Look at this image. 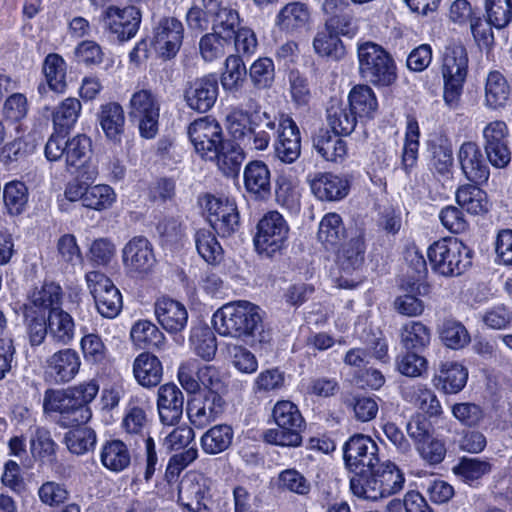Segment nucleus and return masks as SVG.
<instances>
[{
    "instance_id": "nucleus-1",
    "label": "nucleus",
    "mask_w": 512,
    "mask_h": 512,
    "mask_svg": "<svg viewBox=\"0 0 512 512\" xmlns=\"http://www.w3.org/2000/svg\"><path fill=\"white\" fill-rule=\"evenodd\" d=\"M215 330L221 336L242 340L253 345L268 341L263 331L261 309L248 301L223 305L212 317Z\"/></svg>"
},
{
    "instance_id": "nucleus-2",
    "label": "nucleus",
    "mask_w": 512,
    "mask_h": 512,
    "mask_svg": "<svg viewBox=\"0 0 512 512\" xmlns=\"http://www.w3.org/2000/svg\"><path fill=\"white\" fill-rule=\"evenodd\" d=\"M99 392L95 380L80 383L66 390H47L44 394L45 412H58L59 424L63 427L86 423L92 416L89 404Z\"/></svg>"
},
{
    "instance_id": "nucleus-3",
    "label": "nucleus",
    "mask_w": 512,
    "mask_h": 512,
    "mask_svg": "<svg viewBox=\"0 0 512 512\" xmlns=\"http://www.w3.org/2000/svg\"><path fill=\"white\" fill-rule=\"evenodd\" d=\"M226 126L238 146L250 151H263L271 139L266 129L274 130L275 120L259 109H234L226 117Z\"/></svg>"
},
{
    "instance_id": "nucleus-4",
    "label": "nucleus",
    "mask_w": 512,
    "mask_h": 512,
    "mask_svg": "<svg viewBox=\"0 0 512 512\" xmlns=\"http://www.w3.org/2000/svg\"><path fill=\"white\" fill-rule=\"evenodd\" d=\"M404 484V473L391 461H385L367 473H359L350 478L352 494L359 499L373 502L399 493Z\"/></svg>"
},
{
    "instance_id": "nucleus-5",
    "label": "nucleus",
    "mask_w": 512,
    "mask_h": 512,
    "mask_svg": "<svg viewBox=\"0 0 512 512\" xmlns=\"http://www.w3.org/2000/svg\"><path fill=\"white\" fill-rule=\"evenodd\" d=\"M149 401L144 395L131 396L124 409L121 429L128 436H137L145 441L146 465L144 479L150 481L156 471L158 457L155 442L148 436L149 418L147 408Z\"/></svg>"
},
{
    "instance_id": "nucleus-6",
    "label": "nucleus",
    "mask_w": 512,
    "mask_h": 512,
    "mask_svg": "<svg viewBox=\"0 0 512 512\" xmlns=\"http://www.w3.org/2000/svg\"><path fill=\"white\" fill-rule=\"evenodd\" d=\"M432 269L443 276H458L472 263V251L455 237H444L432 243L427 250Z\"/></svg>"
},
{
    "instance_id": "nucleus-7",
    "label": "nucleus",
    "mask_w": 512,
    "mask_h": 512,
    "mask_svg": "<svg viewBox=\"0 0 512 512\" xmlns=\"http://www.w3.org/2000/svg\"><path fill=\"white\" fill-rule=\"evenodd\" d=\"M359 72L362 78L377 86H389L396 80L393 59L380 45L365 42L357 49Z\"/></svg>"
},
{
    "instance_id": "nucleus-8",
    "label": "nucleus",
    "mask_w": 512,
    "mask_h": 512,
    "mask_svg": "<svg viewBox=\"0 0 512 512\" xmlns=\"http://www.w3.org/2000/svg\"><path fill=\"white\" fill-rule=\"evenodd\" d=\"M91 152V140L84 134L66 139L60 134H52L45 145V157L49 161L65 159L66 168L73 173L85 166Z\"/></svg>"
},
{
    "instance_id": "nucleus-9",
    "label": "nucleus",
    "mask_w": 512,
    "mask_h": 512,
    "mask_svg": "<svg viewBox=\"0 0 512 512\" xmlns=\"http://www.w3.org/2000/svg\"><path fill=\"white\" fill-rule=\"evenodd\" d=\"M254 236V246L258 253L272 256L281 251L289 235V225L277 211H269L259 220Z\"/></svg>"
},
{
    "instance_id": "nucleus-10",
    "label": "nucleus",
    "mask_w": 512,
    "mask_h": 512,
    "mask_svg": "<svg viewBox=\"0 0 512 512\" xmlns=\"http://www.w3.org/2000/svg\"><path fill=\"white\" fill-rule=\"evenodd\" d=\"M100 22L106 32L113 35L119 42H126L134 38L141 24V12L135 6L106 7Z\"/></svg>"
},
{
    "instance_id": "nucleus-11",
    "label": "nucleus",
    "mask_w": 512,
    "mask_h": 512,
    "mask_svg": "<svg viewBox=\"0 0 512 512\" xmlns=\"http://www.w3.org/2000/svg\"><path fill=\"white\" fill-rule=\"evenodd\" d=\"M378 445L368 435L355 434L343 446V458L347 468L354 473H367L379 463Z\"/></svg>"
},
{
    "instance_id": "nucleus-12",
    "label": "nucleus",
    "mask_w": 512,
    "mask_h": 512,
    "mask_svg": "<svg viewBox=\"0 0 512 512\" xmlns=\"http://www.w3.org/2000/svg\"><path fill=\"white\" fill-rule=\"evenodd\" d=\"M188 134L196 152L206 160L217 158L218 149H223L222 128L214 118L206 116L195 120Z\"/></svg>"
},
{
    "instance_id": "nucleus-13",
    "label": "nucleus",
    "mask_w": 512,
    "mask_h": 512,
    "mask_svg": "<svg viewBox=\"0 0 512 512\" xmlns=\"http://www.w3.org/2000/svg\"><path fill=\"white\" fill-rule=\"evenodd\" d=\"M121 257L124 270L133 277L147 275L156 263L153 246L143 236L131 238L122 248Z\"/></svg>"
},
{
    "instance_id": "nucleus-14",
    "label": "nucleus",
    "mask_w": 512,
    "mask_h": 512,
    "mask_svg": "<svg viewBox=\"0 0 512 512\" xmlns=\"http://www.w3.org/2000/svg\"><path fill=\"white\" fill-rule=\"evenodd\" d=\"M508 135V126L502 120L491 121L482 130L483 146L487 158L496 168L506 167L511 160Z\"/></svg>"
},
{
    "instance_id": "nucleus-15",
    "label": "nucleus",
    "mask_w": 512,
    "mask_h": 512,
    "mask_svg": "<svg viewBox=\"0 0 512 512\" xmlns=\"http://www.w3.org/2000/svg\"><path fill=\"white\" fill-rule=\"evenodd\" d=\"M205 207L207 219L218 235L228 237L237 230L239 215L233 200L208 196Z\"/></svg>"
},
{
    "instance_id": "nucleus-16",
    "label": "nucleus",
    "mask_w": 512,
    "mask_h": 512,
    "mask_svg": "<svg viewBox=\"0 0 512 512\" xmlns=\"http://www.w3.org/2000/svg\"><path fill=\"white\" fill-rule=\"evenodd\" d=\"M184 37V26L175 17H162L154 27L152 44L164 58H172L179 51Z\"/></svg>"
},
{
    "instance_id": "nucleus-17",
    "label": "nucleus",
    "mask_w": 512,
    "mask_h": 512,
    "mask_svg": "<svg viewBox=\"0 0 512 512\" xmlns=\"http://www.w3.org/2000/svg\"><path fill=\"white\" fill-rule=\"evenodd\" d=\"M209 480L199 473H187L181 480L178 490V502L191 512H205V500L209 496Z\"/></svg>"
},
{
    "instance_id": "nucleus-18",
    "label": "nucleus",
    "mask_w": 512,
    "mask_h": 512,
    "mask_svg": "<svg viewBox=\"0 0 512 512\" xmlns=\"http://www.w3.org/2000/svg\"><path fill=\"white\" fill-rule=\"evenodd\" d=\"M218 91L217 76L209 74L190 83L185 91V100L191 109L204 113L214 106Z\"/></svg>"
},
{
    "instance_id": "nucleus-19",
    "label": "nucleus",
    "mask_w": 512,
    "mask_h": 512,
    "mask_svg": "<svg viewBox=\"0 0 512 512\" xmlns=\"http://www.w3.org/2000/svg\"><path fill=\"white\" fill-rule=\"evenodd\" d=\"M458 161L465 177L476 184H483L489 179V167L477 143L466 141L458 150Z\"/></svg>"
},
{
    "instance_id": "nucleus-20",
    "label": "nucleus",
    "mask_w": 512,
    "mask_h": 512,
    "mask_svg": "<svg viewBox=\"0 0 512 512\" xmlns=\"http://www.w3.org/2000/svg\"><path fill=\"white\" fill-rule=\"evenodd\" d=\"M184 395L174 383H166L158 388L157 411L164 426H175L183 414Z\"/></svg>"
},
{
    "instance_id": "nucleus-21",
    "label": "nucleus",
    "mask_w": 512,
    "mask_h": 512,
    "mask_svg": "<svg viewBox=\"0 0 512 512\" xmlns=\"http://www.w3.org/2000/svg\"><path fill=\"white\" fill-rule=\"evenodd\" d=\"M81 366V359L76 350L61 349L46 360V375L55 383H67L75 378Z\"/></svg>"
},
{
    "instance_id": "nucleus-22",
    "label": "nucleus",
    "mask_w": 512,
    "mask_h": 512,
    "mask_svg": "<svg viewBox=\"0 0 512 512\" xmlns=\"http://www.w3.org/2000/svg\"><path fill=\"white\" fill-rule=\"evenodd\" d=\"M154 314L158 323L169 334L183 331L188 322L185 305L168 297H161L154 304Z\"/></svg>"
},
{
    "instance_id": "nucleus-23",
    "label": "nucleus",
    "mask_w": 512,
    "mask_h": 512,
    "mask_svg": "<svg viewBox=\"0 0 512 512\" xmlns=\"http://www.w3.org/2000/svg\"><path fill=\"white\" fill-rule=\"evenodd\" d=\"M225 401L218 393H206L188 403L187 414L190 422L202 429L215 421L224 411Z\"/></svg>"
},
{
    "instance_id": "nucleus-24",
    "label": "nucleus",
    "mask_w": 512,
    "mask_h": 512,
    "mask_svg": "<svg viewBox=\"0 0 512 512\" xmlns=\"http://www.w3.org/2000/svg\"><path fill=\"white\" fill-rule=\"evenodd\" d=\"M364 242L357 238L352 239L347 245L343 247L339 256L338 263L341 270V275L337 280V285L340 288L351 289L359 283L358 278L349 279L348 276L357 271L364 261Z\"/></svg>"
},
{
    "instance_id": "nucleus-25",
    "label": "nucleus",
    "mask_w": 512,
    "mask_h": 512,
    "mask_svg": "<svg viewBox=\"0 0 512 512\" xmlns=\"http://www.w3.org/2000/svg\"><path fill=\"white\" fill-rule=\"evenodd\" d=\"M97 121L109 142L121 144L125 133L126 117L122 105L115 101L100 105Z\"/></svg>"
},
{
    "instance_id": "nucleus-26",
    "label": "nucleus",
    "mask_w": 512,
    "mask_h": 512,
    "mask_svg": "<svg viewBox=\"0 0 512 512\" xmlns=\"http://www.w3.org/2000/svg\"><path fill=\"white\" fill-rule=\"evenodd\" d=\"M310 188L319 200L334 202L348 195L350 184L345 177L326 172L315 174L310 181Z\"/></svg>"
},
{
    "instance_id": "nucleus-27",
    "label": "nucleus",
    "mask_w": 512,
    "mask_h": 512,
    "mask_svg": "<svg viewBox=\"0 0 512 512\" xmlns=\"http://www.w3.org/2000/svg\"><path fill=\"white\" fill-rule=\"evenodd\" d=\"M207 12L212 14V32L224 39L232 40L240 24L237 10L223 6L220 0H206Z\"/></svg>"
},
{
    "instance_id": "nucleus-28",
    "label": "nucleus",
    "mask_w": 512,
    "mask_h": 512,
    "mask_svg": "<svg viewBox=\"0 0 512 512\" xmlns=\"http://www.w3.org/2000/svg\"><path fill=\"white\" fill-rule=\"evenodd\" d=\"M467 380L468 369L456 361L441 363L433 379L435 386L445 394L459 393L466 386Z\"/></svg>"
},
{
    "instance_id": "nucleus-29",
    "label": "nucleus",
    "mask_w": 512,
    "mask_h": 512,
    "mask_svg": "<svg viewBox=\"0 0 512 512\" xmlns=\"http://www.w3.org/2000/svg\"><path fill=\"white\" fill-rule=\"evenodd\" d=\"M246 190L255 197L264 199L271 191V173L267 164L260 160L250 161L243 172Z\"/></svg>"
},
{
    "instance_id": "nucleus-30",
    "label": "nucleus",
    "mask_w": 512,
    "mask_h": 512,
    "mask_svg": "<svg viewBox=\"0 0 512 512\" xmlns=\"http://www.w3.org/2000/svg\"><path fill=\"white\" fill-rule=\"evenodd\" d=\"M132 343L139 349H155L162 351L166 346L163 332L149 320L136 321L130 330Z\"/></svg>"
},
{
    "instance_id": "nucleus-31",
    "label": "nucleus",
    "mask_w": 512,
    "mask_h": 512,
    "mask_svg": "<svg viewBox=\"0 0 512 512\" xmlns=\"http://www.w3.org/2000/svg\"><path fill=\"white\" fill-rule=\"evenodd\" d=\"M133 375L142 387H155L162 380V363L155 355L143 352L133 362Z\"/></svg>"
},
{
    "instance_id": "nucleus-32",
    "label": "nucleus",
    "mask_w": 512,
    "mask_h": 512,
    "mask_svg": "<svg viewBox=\"0 0 512 512\" xmlns=\"http://www.w3.org/2000/svg\"><path fill=\"white\" fill-rule=\"evenodd\" d=\"M405 401L413 404L430 417L442 414V406L435 393L422 384L405 385L401 391Z\"/></svg>"
},
{
    "instance_id": "nucleus-33",
    "label": "nucleus",
    "mask_w": 512,
    "mask_h": 512,
    "mask_svg": "<svg viewBox=\"0 0 512 512\" xmlns=\"http://www.w3.org/2000/svg\"><path fill=\"white\" fill-rule=\"evenodd\" d=\"M63 292L59 284L54 282L44 283L40 288H35L29 295L28 302L23 306H30L36 313L43 314L51 310L61 309Z\"/></svg>"
},
{
    "instance_id": "nucleus-34",
    "label": "nucleus",
    "mask_w": 512,
    "mask_h": 512,
    "mask_svg": "<svg viewBox=\"0 0 512 512\" xmlns=\"http://www.w3.org/2000/svg\"><path fill=\"white\" fill-rule=\"evenodd\" d=\"M310 20L308 7L300 2L285 5L276 16V25L287 33H298L304 30Z\"/></svg>"
},
{
    "instance_id": "nucleus-35",
    "label": "nucleus",
    "mask_w": 512,
    "mask_h": 512,
    "mask_svg": "<svg viewBox=\"0 0 512 512\" xmlns=\"http://www.w3.org/2000/svg\"><path fill=\"white\" fill-rule=\"evenodd\" d=\"M48 336L60 345L71 343L75 337V322L73 317L61 309L51 310L47 317Z\"/></svg>"
},
{
    "instance_id": "nucleus-36",
    "label": "nucleus",
    "mask_w": 512,
    "mask_h": 512,
    "mask_svg": "<svg viewBox=\"0 0 512 512\" xmlns=\"http://www.w3.org/2000/svg\"><path fill=\"white\" fill-rule=\"evenodd\" d=\"M348 107L356 117L372 119L378 111V101L368 85L354 86L348 95Z\"/></svg>"
},
{
    "instance_id": "nucleus-37",
    "label": "nucleus",
    "mask_w": 512,
    "mask_h": 512,
    "mask_svg": "<svg viewBox=\"0 0 512 512\" xmlns=\"http://www.w3.org/2000/svg\"><path fill=\"white\" fill-rule=\"evenodd\" d=\"M100 461L109 471L119 473L129 467L130 451L123 441L110 440L105 442L100 449Z\"/></svg>"
},
{
    "instance_id": "nucleus-38",
    "label": "nucleus",
    "mask_w": 512,
    "mask_h": 512,
    "mask_svg": "<svg viewBox=\"0 0 512 512\" xmlns=\"http://www.w3.org/2000/svg\"><path fill=\"white\" fill-rule=\"evenodd\" d=\"M455 198L458 205L472 215H482L490 209L487 193L476 185L460 186L455 193Z\"/></svg>"
},
{
    "instance_id": "nucleus-39",
    "label": "nucleus",
    "mask_w": 512,
    "mask_h": 512,
    "mask_svg": "<svg viewBox=\"0 0 512 512\" xmlns=\"http://www.w3.org/2000/svg\"><path fill=\"white\" fill-rule=\"evenodd\" d=\"M510 96V86L502 73L490 71L484 88V105L492 110L506 105Z\"/></svg>"
},
{
    "instance_id": "nucleus-40",
    "label": "nucleus",
    "mask_w": 512,
    "mask_h": 512,
    "mask_svg": "<svg viewBox=\"0 0 512 512\" xmlns=\"http://www.w3.org/2000/svg\"><path fill=\"white\" fill-rule=\"evenodd\" d=\"M468 72V55L464 45L452 43L445 49L442 74L443 78L465 79Z\"/></svg>"
},
{
    "instance_id": "nucleus-41",
    "label": "nucleus",
    "mask_w": 512,
    "mask_h": 512,
    "mask_svg": "<svg viewBox=\"0 0 512 512\" xmlns=\"http://www.w3.org/2000/svg\"><path fill=\"white\" fill-rule=\"evenodd\" d=\"M233 428L227 424H218L208 429L200 438L204 453L216 455L226 451L232 444Z\"/></svg>"
},
{
    "instance_id": "nucleus-42",
    "label": "nucleus",
    "mask_w": 512,
    "mask_h": 512,
    "mask_svg": "<svg viewBox=\"0 0 512 512\" xmlns=\"http://www.w3.org/2000/svg\"><path fill=\"white\" fill-rule=\"evenodd\" d=\"M327 122L334 134L349 135L357 124V117L348 105L332 100L327 108Z\"/></svg>"
},
{
    "instance_id": "nucleus-43",
    "label": "nucleus",
    "mask_w": 512,
    "mask_h": 512,
    "mask_svg": "<svg viewBox=\"0 0 512 512\" xmlns=\"http://www.w3.org/2000/svg\"><path fill=\"white\" fill-rule=\"evenodd\" d=\"M339 136L337 134L331 135L328 131H325L314 139V148L326 161L342 163L345 160L348 153L347 143Z\"/></svg>"
},
{
    "instance_id": "nucleus-44",
    "label": "nucleus",
    "mask_w": 512,
    "mask_h": 512,
    "mask_svg": "<svg viewBox=\"0 0 512 512\" xmlns=\"http://www.w3.org/2000/svg\"><path fill=\"white\" fill-rule=\"evenodd\" d=\"M430 340V329L420 321H409L400 328V343L407 351L420 352Z\"/></svg>"
},
{
    "instance_id": "nucleus-45",
    "label": "nucleus",
    "mask_w": 512,
    "mask_h": 512,
    "mask_svg": "<svg viewBox=\"0 0 512 512\" xmlns=\"http://www.w3.org/2000/svg\"><path fill=\"white\" fill-rule=\"evenodd\" d=\"M318 240L327 248H335L345 238V227L339 214L331 212L319 223Z\"/></svg>"
},
{
    "instance_id": "nucleus-46",
    "label": "nucleus",
    "mask_w": 512,
    "mask_h": 512,
    "mask_svg": "<svg viewBox=\"0 0 512 512\" xmlns=\"http://www.w3.org/2000/svg\"><path fill=\"white\" fill-rule=\"evenodd\" d=\"M66 62L58 54H49L43 63V73L49 88L57 93L66 89Z\"/></svg>"
},
{
    "instance_id": "nucleus-47",
    "label": "nucleus",
    "mask_w": 512,
    "mask_h": 512,
    "mask_svg": "<svg viewBox=\"0 0 512 512\" xmlns=\"http://www.w3.org/2000/svg\"><path fill=\"white\" fill-rule=\"evenodd\" d=\"M82 111L81 102L76 98L64 99L53 111L52 122L57 130H70L76 124Z\"/></svg>"
},
{
    "instance_id": "nucleus-48",
    "label": "nucleus",
    "mask_w": 512,
    "mask_h": 512,
    "mask_svg": "<svg viewBox=\"0 0 512 512\" xmlns=\"http://www.w3.org/2000/svg\"><path fill=\"white\" fill-rule=\"evenodd\" d=\"M276 486L282 492L303 497L308 496L312 489L311 482L295 468L282 470L276 478Z\"/></svg>"
},
{
    "instance_id": "nucleus-49",
    "label": "nucleus",
    "mask_w": 512,
    "mask_h": 512,
    "mask_svg": "<svg viewBox=\"0 0 512 512\" xmlns=\"http://www.w3.org/2000/svg\"><path fill=\"white\" fill-rule=\"evenodd\" d=\"M420 129L414 117H408L405 130V140L402 151L401 163L405 171L413 168L417 162L419 150Z\"/></svg>"
},
{
    "instance_id": "nucleus-50",
    "label": "nucleus",
    "mask_w": 512,
    "mask_h": 512,
    "mask_svg": "<svg viewBox=\"0 0 512 512\" xmlns=\"http://www.w3.org/2000/svg\"><path fill=\"white\" fill-rule=\"evenodd\" d=\"M96 433L89 427H77L65 433L64 442L68 450L75 455H83L94 449Z\"/></svg>"
},
{
    "instance_id": "nucleus-51",
    "label": "nucleus",
    "mask_w": 512,
    "mask_h": 512,
    "mask_svg": "<svg viewBox=\"0 0 512 512\" xmlns=\"http://www.w3.org/2000/svg\"><path fill=\"white\" fill-rule=\"evenodd\" d=\"M28 189L18 180L5 184L3 189L4 205L10 215H20L24 212L28 203Z\"/></svg>"
},
{
    "instance_id": "nucleus-52",
    "label": "nucleus",
    "mask_w": 512,
    "mask_h": 512,
    "mask_svg": "<svg viewBox=\"0 0 512 512\" xmlns=\"http://www.w3.org/2000/svg\"><path fill=\"white\" fill-rule=\"evenodd\" d=\"M439 337L443 344L453 350L464 348L470 343V334L465 326L455 320H446L443 322Z\"/></svg>"
},
{
    "instance_id": "nucleus-53",
    "label": "nucleus",
    "mask_w": 512,
    "mask_h": 512,
    "mask_svg": "<svg viewBox=\"0 0 512 512\" xmlns=\"http://www.w3.org/2000/svg\"><path fill=\"white\" fill-rule=\"evenodd\" d=\"M313 47L315 52L320 56L333 59H340L345 54L342 41L338 35L329 28H325L316 34L313 40Z\"/></svg>"
},
{
    "instance_id": "nucleus-54",
    "label": "nucleus",
    "mask_w": 512,
    "mask_h": 512,
    "mask_svg": "<svg viewBox=\"0 0 512 512\" xmlns=\"http://www.w3.org/2000/svg\"><path fill=\"white\" fill-rule=\"evenodd\" d=\"M195 244L199 255L207 263L216 264L221 260L222 247L210 230H198L195 234Z\"/></svg>"
},
{
    "instance_id": "nucleus-55",
    "label": "nucleus",
    "mask_w": 512,
    "mask_h": 512,
    "mask_svg": "<svg viewBox=\"0 0 512 512\" xmlns=\"http://www.w3.org/2000/svg\"><path fill=\"white\" fill-rule=\"evenodd\" d=\"M116 201V193L106 184L90 185L84 199V207L96 211L109 209Z\"/></svg>"
},
{
    "instance_id": "nucleus-56",
    "label": "nucleus",
    "mask_w": 512,
    "mask_h": 512,
    "mask_svg": "<svg viewBox=\"0 0 512 512\" xmlns=\"http://www.w3.org/2000/svg\"><path fill=\"white\" fill-rule=\"evenodd\" d=\"M246 67L240 56L230 55L225 60V69L221 75V84L226 91H235L243 83Z\"/></svg>"
},
{
    "instance_id": "nucleus-57",
    "label": "nucleus",
    "mask_w": 512,
    "mask_h": 512,
    "mask_svg": "<svg viewBox=\"0 0 512 512\" xmlns=\"http://www.w3.org/2000/svg\"><path fill=\"white\" fill-rule=\"evenodd\" d=\"M156 112H160V101L150 89H139L131 95L129 100L130 117Z\"/></svg>"
},
{
    "instance_id": "nucleus-58",
    "label": "nucleus",
    "mask_w": 512,
    "mask_h": 512,
    "mask_svg": "<svg viewBox=\"0 0 512 512\" xmlns=\"http://www.w3.org/2000/svg\"><path fill=\"white\" fill-rule=\"evenodd\" d=\"M490 471V463L478 458L464 457L453 467L454 474L469 484L480 479Z\"/></svg>"
},
{
    "instance_id": "nucleus-59",
    "label": "nucleus",
    "mask_w": 512,
    "mask_h": 512,
    "mask_svg": "<svg viewBox=\"0 0 512 512\" xmlns=\"http://www.w3.org/2000/svg\"><path fill=\"white\" fill-rule=\"evenodd\" d=\"M273 417L277 426L285 429L301 431L304 422L297 406L290 401L277 402L273 409Z\"/></svg>"
},
{
    "instance_id": "nucleus-60",
    "label": "nucleus",
    "mask_w": 512,
    "mask_h": 512,
    "mask_svg": "<svg viewBox=\"0 0 512 512\" xmlns=\"http://www.w3.org/2000/svg\"><path fill=\"white\" fill-rule=\"evenodd\" d=\"M193 352L206 361L214 358L217 351L216 337L208 329H195L190 336Z\"/></svg>"
},
{
    "instance_id": "nucleus-61",
    "label": "nucleus",
    "mask_w": 512,
    "mask_h": 512,
    "mask_svg": "<svg viewBox=\"0 0 512 512\" xmlns=\"http://www.w3.org/2000/svg\"><path fill=\"white\" fill-rule=\"evenodd\" d=\"M201 365L196 359H188L180 363L177 371V379L182 388L190 394L200 391Z\"/></svg>"
},
{
    "instance_id": "nucleus-62",
    "label": "nucleus",
    "mask_w": 512,
    "mask_h": 512,
    "mask_svg": "<svg viewBox=\"0 0 512 512\" xmlns=\"http://www.w3.org/2000/svg\"><path fill=\"white\" fill-rule=\"evenodd\" d=\"M80 348L88 363L100 364L107 357L108 350L98 334H84L80 340Z\"/></svg>"
},
{
    "instance_id": "nucleus-63",
    "label": "nucleus",
    "mask_w": 512,
    "mask_h": 512,
    "mask_svg": "<svg viewBox=\"0 0 512 512\" xmlns=\"http://www.w3.org/2000/svg\"><path fill=\"white\" fill-rule=\"evenodd\" d=\"M453 417L462 425L476 427L481 424L485 417L483 408L473 402H459L451 407Z\"/></svg>"
},
{
    "instance_id": "nucleus-64",
    "label": "nucleus",
    "mask_w": 512,
    "mask_h": 512,
    "mask_svg": "<svg viewBox=\"0 0 512 512\" xmlns=\"http://www.w3.org/2000/svg\"><path fill=\"white\" fill-rule=\"evenodd\" d=\"M485 8L488 19L497 29L512 21V0H486Z\"/></svg>"
}]
</instances>
